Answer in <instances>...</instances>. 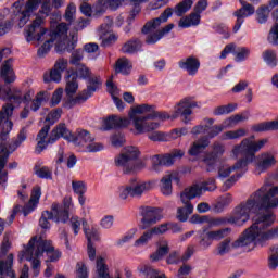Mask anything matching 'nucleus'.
<instances>
[{
  "label": "nucleus",
  "instance_id": "obj_1",
  "mask_svg": "<svg viewBox=\"0 0 278 278\" xmlns=\"http://www.w3.org/2000/svg\"><path fill=\"white\" fill-rule=\"evenodd\" d=\"M14 115V104L7 102L0 110V186L8 184V170H5V164L10 159V153H14L16 148L21 147L23 142L27 140V128H22L17 134V139L11 143L8 142L10 138V131L14 127V123L10 121V117Z\"/></svg>",
  "mask_w": 278,
  "mask_h": 278
},
{
  "label": "nucleus",
  "instance_id": "obj_2",
  "mask_svg": "<svg viewBox=\"0 0 278 278\" xmlns=\"http://www.w3.org/2000/svg\"><path fill=\"white\" fill-rule=\"evenodd\" d=\"M194 108H199L197 101L192 100V98H184L174 106V114L172 116L166 112H152L146 114V116H135L132 117V125L137 131V134H147L149 131H155L160 127V123L151 122L155 121V118H160V121H175V118H179L181 116L184 123H190V116H192V110Z\"/></svg>",
  "mask_w": 278,
  "mask_h": 278
},
{
  "label": "nucleus",
  "instance_id": "obj_3",
  "mask_svg": "<svg viewBox=\"0 0 278 278\" xmlns=\"http://www.w3.org/2000/svg\"><path fill=\"white\" fill-rule=\"evenodd\" d=\"M45 253H47L49 262H58V260L62 257V252L55 250L53 244H51V240H45L42 237L35 236L29 240L25 250L22 251V254L18 255L20 262H23V257H25L27 262H31L34 255L36 257H42Z\"/></svg>",
  "mask_w": 278,
  "mask_h": 278
},
{
  "label": "nucleus",
  "instance_id": "obj_4",
  "mask_svg": "<svg viewBox=\"0 0 278 278\" xmlns=\"http://www.w3.org/2000/svg\"><path fill=\"white\" fill-rule=\"evenodd\" d=\"M266 144H268V139H261L258 141L243 139L240 144L235 146L232 149L235 157H238L239 154L244 157L240 159L233 166H231L232 170H244L245 173L249 164L255 160V153H260Z\"/></svg>",
  "mask_w": 278,
  "mask_h": 278
},
{
  "label": "nucleus",
  "instance_id": "obj_5",
  "mask_svg": "<svg viewBox=\"0 0 278 278\" xmlns=\"http://www.w3.org/2000/svg\"><path fill=\"white\" fill-rule=\"evenodd\" d=\"M140 150L130 146L126 147L123 152L115 157V165L121 168L124 175H134L144 168V163L140 161Z\"/></svg>",
  "mask_w": 278,
  "mask_h": 278
},
{
  "label": "nucleus",
  "instance_id": "obj_6",
  "mask_svg": "<svg viewBox=\"0 0 278 278\" xmlns=\"http://www.w3.org/2000/svg\"><path fill=\"white\" fill-rule=\"evenodd\" d=\"M231 229L222 228L219 230H210L207 228H202L195 235V240L198 242V247L202 249V251H207V248L214 242V240H223V238H227Z\"/></svg>",
  "mask_w": 278,
  "mask_h": 278
},
{
  "label": "nucleus",
  "instance_id": "obj_7",
  "mask_svg": "<svg viewBox=\"0 0 278 278\" xmlns=\"http://www.w3.org/2000/svg\"><path fill=\"white\" fill-rule=\"evenodd\" d=\"M68 37V25L66 23L59 24L54 30H48V39L43 42V45L38 49L37 55L38 58H45L49 51H51V47H53L54 40H64Z\"/></svg>",
  "mask_w": 278,
  "mask_h": 278
},
{
  "label": "nucleus",
  "instance_id": "obj_8",
  "mask_svg": "<svg viewBox=\"0 0 278 278\" xmlns=\"http://www.w3.org/2000/svg\"><path fill=\"white\" fill-rule=\"evenodd\" d=\"M45 20L37 16L31 25L25 30V38L27 42H47L49 40V29L45 28Z\"/></svg>",
  "mask_w": 278,
  "mask_h": 278
},
{
  "label": "nucleus",
  "instance_id": "obj_9",
  "mask_svg": "<svg viewBox=\"0 0 278 278\" xmlns=\"http://www.w3.org/2000/svg\"><path fill=\"white\" fill-rule=\"evenodd\" d=\"M119 198L125 201L128 197L140 199L144 192L151 190V182H142L138 178H131L125 187L121 189Z\"/></svg>",
  "mask_w": 278,
  "mask_h": 278
},
{
  "label": "nucleus",
  "instance_id": "obj_10",
  "mask_svg": "<svg viewBox=\"0 0 278 278\" xmlns=\"http://www.w3.org/2000/svg\"><path fill=\"white\" fill-rule=\"evenodd\" d=\"M71 130L66 128V124H59L52 129L48 140L39 139L35 149L36 153H41L49 144H53L64 138V140H71Z\"/></svg>",
  "mask_w": 278,
  "mask_h": 278
},
{
  "label": "nucleus",
  "instance_id": "obj_11",
  "mask_svg": "<svg viewBox=\"0 0 278 278\" xmlns=\"http://www.w3.org/2000/svg\"><path fill=\"white\" fill-rule=\"evenodd\" d=\"M162 208L155 207V206H141L140 207V216L141 224L139 225V229H149L150 227H153V225H156V223H160L164 216L162 215Z\"/></svg>",
  "mask_w": 278,
  "mask_h": 278
},
{
  "label": "nucleus",
  "instance_id": "obj_12",
  "mask_svg": "<svg viewBox=\"0 0 278 278\" xmlns=\"http://www.w3.org/2000/svg\"><path fill=\"white\" fill-rule=\"evenodd\" d=\"M192 199H197L195 197H192V193L185 189L180 193V201L184 203L185 206L178 207L176 213V218L180 223H186L188 220V217L192 212H194V205H192V202H190Z\"/></svg>",
  "mask_w": 278,
  "mask_h": 278
},
{
  "label": "nucleus",
  "instance_id": "obj_13",
  "mask_svg": "<svg viewBox=\"0 0 278 278\" xmlns=\"http://www.w3.org/2000/svg\"><path fill=\"white\" fill-rule=\"evenodd\" d=\"M242 8L233 12V16H236L237 21L232 28V31L235 34H238L240 31V28L242 27V24L244 23V18H248V16H253L255 14V7L253 4L245 2L244 0H239Z\"/></svg>",
  "mask_w": 278,
  "mask_h": 278
},
{
  "label": "nucleus",
  "instance_id": "obj_14",
  "mask_svg": "<svg viewBox=\"0 0 278 278\" xmlns=\"http://www.w3.org/2000/svg\"><path fill=\"white\" fill-rule=\"evenodd\" d=\"M12 266H14V254H9L7 256V265L3 263V261H0V278H5L3 275H7V277L16 278V273H14ZM20 278H29V267L27 265H24L22 268Z\"/></svg>",
  "mask_w": 278,
  "mask_h": 278
},
{
  "label": "nucleus",
  "instance_id": "obj_15",
  "mask_svg": "<svg viewBox=\"0 0 278 278\" xmlns=\"http://www.w3.org/2000/svg\"><path fill=\"white\" fill-rule=\"evenodd\" d=\"M273 166H277V157L273 152H262L256 156L255 167L258 173H266Z\"/></svg>",
  "mask_w": 278,
  "mask_h": 278
},
{
  "label": "nucleus",
  "instance_id": "obj_16",
  "mask_svg": "<svg viewBox=\"0 0 278 278\" xmlns=\"http://www.w3.org/2000/svg\"><path fill=\"white\" fill-rule=\"evenodd\" d=\"M67 66V60L59 59L54 64V68L49 74L43 75L45 84H49V81H55L56 84L62 81V73L66 71Z\"/></svg>",
  "mask_w": 278,
  "mask_h": 278
},
{
  "label": "nucleus",
  "instance_id": "obj_17",
  "mask_svg": "<svg viewBox=\"0 0 278 278\" xmlns=\"http://www.w3.org/2000/svg\"><path fill=\"white\" fill-rule=\"evenodd\" d=\"M170 16H173V8L165 9L164 12L161 13V15L159 17L148 21L143 25L141 33L147 35L150 31H153V29H157V27H160V25H162V23H167L168 18H170Z\"/></svg>",
  "mask_w": 278,
  "mask_h": 278
},
{
  "label": "nucleus",
  "instance_id": "obj_18",
  "mask_svg": "<svg viewBox=\"0 0 278 278\" xmlns=\"http://www.w3.org/2000/svg\"><path fill=\"white\" fill-rule=\"evenodd\" d=\"M216 188V178H208L201 185H193L189 188H186V190L191 193V197L197 199V197H201L203 192H214Z\"/></svg>",
  "mask_w": 278,
  "mask_h": 278
},
{
  "label": "nucleus",
  "instance_id": "obj_19",
  "mask_svg": "<svg viewBox=\"0 0 278 278\" xmlns=\"http://www.w3.org/2000/svg\"><path fill=\"white\" fill-rule=\"evenodd\" d=\"M40 0H27L24 10L18 14L20 27H25V25H27L34 12L40 7Z\"/></svg>",
  "mask_w": 278,
  "mask_h": 278
},
{
  "label": "nucleus",
  "instance_id": "obj_20",
  "mask_svg": "<svg viewBox=\"0 0 278 278\" xmlns=\"http://www.w3.org/2000/svg\"><path fill=\"white\" fill-rule=\"evenodd\" d=\"M179 68L181 71H186L188 75L194 77L197 73H199V68H201V61H199L195 56H188L178 62Z\"/></svg>",
  "mask_w": 278,
  "mask_h": 278
},
{
  "label": "nucleus",
  "instance_id": "obj_21",
  "mask_svg": "<svg viewBox=\"0 0 278 278\" xmlns=\"http://www.w3.org/2000/svg\"><path fill=\"white\" fill-rule=\"evenodd\" d=\"M129 118L118 117L117 115H111L104 119V131H110L112 129H121L129 125Z\"/></svg>",
  "mask_w": 278,
  "mask_h": 278
},
{
  "label": "nucleus",
  "instance_id": "obj_22",
  "mask_svg": "<svg viewBox=\"0 0 278 278\" xmlns=\"http://www.w3.org/2000/svg\"><path fill=\"white\" fill-rule=\"evenodd\" d=\"M278 7V0H269L267 5H261L256 10V21L260 25H264L268 21V16H270V12Z\"/></svg>",
  "mask_w": 278,
  "mask_h": 278
},
{
  "label": "nucleus",
  "instance_id": "obj_23",
  "mask_svg": "<svg viewBox=\"0 0 278 278\" xmlns=\"http://www.w3.org/2000/svg\"><path fill=\"white\" fill-rule=\"evenodd\" d=\"M102 84L103 83L101 81L100 76H89V78H87V88L84 89L80 94H83L84 98L88 101V99H90V97H92L94 92L101 88Z\"/></svg>",
  "mask_w": 278,
  "mask_h": 278
},
{
  "label": "nucleus",
  "instance_id": "obj_24",
  "mask_svg": "<svg viewBox=\"0 0 278 278\" xmlns=\"http://www.w3.org/2000/svg\"><path fill=\"white\" fill-rule=\"evenodd\" d=\"M170 253V247L164 239L156 242V251L150 255L151 262H160Z\"/></svg>",
  "mask_w": 278,
  "mask_h": 278
},
{
  "label": "nucleus",
  "instance_id": "obj_25",
  "mask_svg": "<svg viewBox=\"0 0 278 278\" xmlns=\"http://www.w3.org/2000/svg\"><path fill=\"white\" fill-rule=\"evenodd\" d=\"M51 212L53 214L54 223H62L63 225H66V223L71 220V213L67 210L60 208V203H52Z\"/></svg>",
  "mask_w": 278,
  "mask_h": 278
},
{
  "label": "nucleus",
  "instance_id": "obj_26",
  "mask_svg": "<svg viewBox=\"0 0 278 278\" xmlns=\"http://www.w3.org/2000/svg\"><path fill=\"white\" fill-rule=\"evenodd\" d=\"M174 28L175 24H168L164 26L162 29H159L153 34L147 35L146 45H155L156 42H160V40H162V37L166 36L167 34H170V31H173Z\"/></svg>",
  "mask_w": 278,
  "mask_h": 278
},
{
  "label": "nucleus",
  "instance_id": "obj_27",
  "mask_svg": "<svg viewBox=\"0 0 278 278\" xmlns=\"http://www.w3.org/2000/svg\"><path fill=\"white\" fill-rule=\"evenodd\" d=\"M210 147V138L207 136L201 137L199 140L194 141L188 153L189 155L197 157L200 153H203Z\"/></svg>",
  "mask_w": 278,
  "mask_h": 278
},
{
  "label": "nucleus",
  "instance_id": "obj_28",
  "mask_svg": "<svg viewBox=\"0 0 278 278\" xmlns=\"http://www.w3.org/2000/svg\"><path fill=\"white\" fill-rule=\"evenodd\" d=\"M13 59H8L1 65L0 75L3 78L5 84H12L16 80V76L14 75V70H12Z\"/></svg>",
  "mask_w": 278,
  "mask_h": 278
},
{
  "label": "nucleus",
  "instance_id": "obj_29",
  "mask_svg": "<svg viewBox=\"0 0 278 278\" xmlns=\"http://www.w3.org/2000/svg\"><path fill=\"white\" fill-rule=\"evenodd\" d=\"M67 140L80 147H84V144H90V142H94V138L90 135V131L88 130H78L76 132V136H73L70 132V139Z\"/></svg>",
  "mask_w": 278,
  "mask_h": 278
},
{
  "label": "nucleus",
  "instance_id": "obj_30",
  "mask_svg": "<svg viewBox=\"0 0 278 278\" xmlns=\"http://www.w3.org/2000/svg\"><path fill=\"white\" fill-rule=\"evenodd\" d=\"M41 195L42 192L40 191V188H36L33 190L28 203L22 208L24 216H29V214L34 212V208L36 207V205H38V201H40Z\"/></svg>",
  "mask_w": 278,
  "mask_h": 278
},
{
  "label": "nucleus",
  "instance_id": "obj_31",
  "mask_svg": "<svg viewBox=\"0 0 278 278\" xmlns=\"http://www.w3.org/2000/svg\"><path fill=\"white\" fill-rule=\"evenodd\" d=\"M186 155V152L181 149H174L169 153L162 156L163 166H173L177 160H181Z\"/></svg>",
  "mask_w": 278,
  "mask_h": 278
},
{
  "label": "nucleus",
  "instance_id": "obj_32",
  "mask_svg": "<svg viewBox=\"0 0 278 278\" xmlns=\"http://www.w3.org/2000/svg\"><path fill=\"white\" fill-rule=\"evenodd\" d=\"M201 23V13L193 10V12L179 21V27L187 29L188 27H197Z\"/></svg>",
  "mask_w": 278,
  "mask_h": 278
},
{
  "label": "nucleus",
  "instance_id": "obj_33",
  "mask_svg": "<svg viewBox=\"0 0 278 278\" xmlns=\"http://www.w3.org/2000/svg\"><path fill=\"white\" fill-rule=\"evenodd\" d=\"M79 88V83H77V74H71V71L67 72L66 76V86L65 92L67 97H73Z\"/></svg>",
  "mask_w": 278,
  "mask_h": 278
},
{
  "label": "nucleus",
  "instance_id": "obj_34",
  "mask_svg": "<svg viewBox=\"0 0 278 278\" xmlns=\"http://www.w3.org/2000/svg\"><path fill=\"white\" fill-rule=\"evenodd\" d=\"M252 131L262 134L264 131H278V121L263 122L252 126Z\"/></svg>",
  "mask_w": 278,
  "mask_h": 278
},
{
  "label": "nucleus",
  "instance_id": "obj_35",
  "mask_svg": "<svg viewBox=\"0 0 278 278\" xmlns=\"http://www.w3.org/2000/svg\"><path fill=\"white\" fill-rule=\"evenodd\" d=\"M131 68H134V65L127 58H121L115 63V73H121L122 75H130Z\"/></svg>",
  "mask_w": 278,
  "mask_h": 278
},
{
  "label": "nucleus",
  "instance_id": "obj_36",
  "mask_svg": "<svg viewBox=\"0 0 278 278\" xmlns=\"http://www.w3.org/2000/svg\"><path fill=\"white\" fill-rule=\"evenodd\" d=\"M140 49H142V40L132 38L123 46L122 51L123 53H136Z\"/></svg>",
  "mask_w": 278,
  "mask_h": 278
},
{
  "label": "nucleus",
  "instance_id": "obj_37",
  "mask_svg": "<svg viewBox=\"0 0 278 278\" xmlns=\"http://www.w3.org/2000/svg\"><path fill=\"white\" fill-rule=\"evenodd\" d=\"M233 201V197L231 193H226L224 195H220L217 198V202L215 203L214 210L217 213L223 212L225 207H228V205H231V202Z\"/></svg>",
  "mask_w": 278,
  "mask_h": 278
},
{
  "label": "nucleus",
  "instance_id": "obj_38",
  "mask_svg": "<svg viewBox=\"0 0 278 278\" xmlns=\"http://www.w3.org/2000/svg\"><path fill=\"white\" fill-rule=\"evenodd\" d=\"M83 229L88 244H92V242L99 240V230H97V228L88 229V222L86 219H83Z\"/></svg>",
  "mask_w": 278,
  "mask_h": 278
},
{
  "label": "nucleus",
  "instance_id": "obj_39",
  "mask_svg": "<svg viewBox=\"0 0 278 278\" xmlns=\"http://www.w3.org/2000/svg\"><path fill=\"white\" fill-rule=\"evenodd\" d=\"M271 16L274 21H276V23L274 24V26L269 31L268 42H270V45L277 46L278 45V8L271 13Z\"/></svg>",
  "mask_w": 278,
  "mask_h": 278
},
{
  "label": "nucleus",
  "instance_id": "obj_40",
  "mask_svg": "<svg viewBox=\"0 0 278 278\" xmlns=\"http://www.w3.org/2000/svg\"><path fill=\"white\" fill-rule=\"evenodd\" d=\"M75 47H77V33H74L72 35V40L67 42H59L56 45V51H67V53H71V51H75Z\"/></svg>",
  "mask_w": 278,
  "mask_h": 278
},
{
  "label": "nucleus",
  "instance_id": "obj_41",
  "mask_svg": "<svg viewBox=\"0 0 278 278\" xmlns=\"http://www.w3.org/2000/svg\"><path fill=\"white\" fill-rule=\"evenodd\" d=\"M192 5H194V0H182L175 7L174 12L176 16H182L192 9Z\"/></svg>",
  "mask_w": 278,
  "mask_h": 278
},
{
  "label": "nucleus",
  "instance_id": "obj_42",
  "mask_svg": "<svg viewBox=\"0 0 278 278\" xmlns=\"http://www.w3.org/2000/svg\"><path fill=\"white\" fill-rule=\"evenodd\" d=\"M134 113H131L130 116V121L134 124V117L136 116H140V115H136V114H152V112H155V106L153 105H149V104H141V105H137L134 110Z\"/></svg>",
  "mask_w": 278,
  "mask_h": 278
},
{
  "label": "nucleus",
  "instance_id": "obj_43",
  "mask_svg": "<svg viewBox=\"0 0 278 278\" xmlns=\"http://www.w3.org/2000/svg\"><path fill=\"white\" fill-rule=\"evenodd\" d=\"M70 74L76 75V79H77V77H79V79H88V78L92 77V72L84 63L76 65V71L70 72Z\"/></svg>",
  "mask_w": 278,
  "mask_h": 278
},
{
  "label": "nucleus",
  "instance_id": "obj_44",
  "mask_svg": "<svg viewBox=\"0 0 278 278\" xmlns=\"http://www.w3.org/2000/svg\"><path fill=\"white\" fill-rule=\"evenodd\" d=\"M67 100L64 103V108L66 110H73L75 105H81V103H86V98L83 96V93H79L77 97L73 98V96H67Z\"/></svg>",
  "mask_w": 278,
  "mask_h": 278
},
{
  "label": "nucleus",
  "instance_id": "obj_45",
  "mask_svg": "<svg viewBox=\"0 0 278 278\" xmlns=\"http://www.w3.org/2000/svg\"><path fill=\"white\" fill-rule=\"evenodd\" d=\"M7 99L10 103L21 105V103H23V92L18 89H9L7 91Z\"/></svg>",
  "mask_w": 278,
  "mask_h": 278
},
{
  "label": "nucleus",
  "instance_id": "obj_46",
  "mask_svg": "<svg viewBox=\"0 0 278 278\" xmlns=\"http://www.w3.org/2000/svg\"><path fill=\"white\" fill-rule=\"evenodd\" d=\"M49 220H53V212L43 211L39 218V227H41V229H51V222Z\"/></svg>",
  "mask_w": 278,
  "mask_h": 278
},
{
  "label": "nucleus",
  "instance_id": "obj_47",
  "mask_svg": "<svg viewBox=\"0 0 278 278\" xmlns=\"http://www.w3.org/2000/svg\"><path fill=\"white\" fill-rule=\"evenodd\" d=\"M162 186H161V192L165 197H170L173 194V179L170 176H165L161 179Z\"/></svg>",
  "mask_w": 278,
  "mask_h": 278
},
{
  "label": "nucleus",
  "instance_id": "obj_48",
  "mask_svg": "<svg viewBox=\"0 0 278 278\" xmlns=\"http://www.w3.org/2000/svg\"><path fill=\"white\" fill-rule=\"evenodd\" d=\"M60 118H62V109L58 108L52 110L46 117L45 123L53 126L55 125V123H58L60 121Z\"/></svg>",
  "mask_w": 278,
  "mask_h": 278
},
{
  "label": "nucleus",
  "instance_id": "obj_49",
  "mask_svg": "<svg viewBox=\"0 0 278 278\" xmlns=\"http://www.w3.org/2000/svg\"><path fill=\"white\" fill-rule=\"evenodd\" d=\"M141 273L144 275L147 278H166V274L151 267V266H144L141 269Z\"/></svg>",
  "mask_w": 278,
  "mask_h": 278
},
{
  "label": "nucleus",
  "instance_id": "obj_50",
  "mask_svg": "<svg viewBox=\"0 0 278 278\" xmlns=\"http://www.w3.org/2000/svg\"><path fill=\"white\" fill-rule=\"evenodd\" d=\"M108 270H109V268L105 265V261L103 260V257H99L97 260V274H98V277H100V278H110V273Z\"/></svg>",
  "mask_w": 278,
  "mask_h": 278
},
{
  "label": "nucleus",
  "instance_id": "obj_51",
  "mask_svg": "<svg viewBox=\"0 0 278 278\" xmlns=\"http://www.w3.org/2000/svg\"><path fill=\"white\" fill-rule=\"evenodd\" d=\"M238 104H228V105H220L214 109L213 114L214 116H223V114H231V112L236 111Z\"/></svg>",
  "mask_w": 278,
  "mask_h": 278
},
{
  "label": "nucleus",
  "instance_id": "obj_52",
  "mask_svg": "<svg viewBox=\"0 0 278 278\" xmlns=\"http://www.w3.org/2000/svg\"><path fill=\"white\" fill-rule=\"evenodd\" d=\"M218 161V156H216V154H212L211 153H207L205 156H204V164H206V170L207 173H212L214 170V168H216V162Z\"/></svg>",
  "mask_w": 278,
  "mask_h": 278
},
{
  "label": "nucleus",
  "instance_id": "obj_53",
  "mask_svg": "<svg viewBox=\"0 0 278 278\" xmlns=\"http://www.w3.org/2000/svg\"><path fill=\"white\" fill-rule=\"evenodd\" d=\"M263 60L268 66H271L273 68L277 66V53H275L273 50H266L263 53Z\"/></svg>",
  "mask_w": 278,
  "mask_h": 278
},
{
  "label": "nucleus",
  "instance_id": "obj_54",
  "mask_svg": "<svg viewBox=\"0 0 278 278\" xmlns=\"http://www.w3.org/2000/svg\"><path fill=\"white\" fill-rule=\"evenodd\" d=\"M81 225H84V219H79L78 216H72L70 218V227L74 232V236H79V231H81Z\"/></svg>",
  "mask_w": 278,
  "mask_h": 278
},
{
  "label": "nucleus",
  "instance_id": "obj_55",
  "mask_svg": "<svg viewBox=\"0 0 278 278\" xmlns=\"http://www.w3.org/2000/svg\"><path fill=\"white\" fill-rule=\"evenodd\" d=\"M81 60H84V50L77 49L74 52H72L70 64H72V66H79V64H83Z\"/></svg>",
  "mask_w": 278,
  "mask_h": 278
},
{
  "label": "nucleus",
  "instance_id": "obj_56",
  "mask_svg": "<svg viewBox=\"0 0 278 278\" xmlns=\"http://www.w3.org/2000/svg\"><path fill=\"white\" fill-rule=\"evenodd\" d=\"M268 266L270 270H275L278 266V245L271 248V255L268 261Z\"/></svg>",
  "mask_w": 278,
  "mask_h": 278
},
{
  "label": "nucleus",
  "instance_id": "obj_57",
  "mask_svg": "<svg viewBox=\"0 0 278 278\" xmlns=\"http://www.w3.org/2000/svg\"><path fill=\"white\" fill-rule=\"evenodd\" d=\"M231 239H225L217 247V255H226L231 250Z\"/></svg>",
  "mask_w": 278,
  "mask_h": 278
},
{
  "label": "nucleus",
  "instance_id": "obj_58",
  "mask_svg": "<svg viewBox=\"0 0 278 278\" xmlns=\"http://www.w3.org/2000/svg\"><path fill=\"white\" fill-rule=\"evenodd\" d=\"M225 136L227 140H238V138H243V136H247V130H244V128L230 130L225 132Z\"/></svg>",
  "mask_w": 278,
  "mask_h": 278
},
{
  "label": "nucleus",
  "instance_id": "obj_59",
  "mask_svg": "<svg viewBox=\"0 0 278 278\" xmlns=\"http://www.w3.org/2000/svg\"><path fill=\"white\" fill-rule=\"evenodd\" d=\"M236 58L235 60L237 62H244V60H247L251 53V50L249 48H238V51L237 52H233Z\"/></svg>",
  "mask_w": 278,
  "mask_h": 278
},
{
  "label": "nucleus",
  "instance_id": "obj_60",
  "mask_svg": "<svg viewBox=\"0 0 278 278\" xmlns=\"http://www.w3.org/2000/svg\"><path fill=\"white\" fill-rule=\"evenodd\" d=\"M75 12H77V7L75 5V3H70L65 10V21H67V23H73V21H75Z\"/></svg>",
  "mask_w": 278,
  "mask_h": 278
},
{
  "label": "nucleus",
  "instance_id": "obj_61",
  "mask_svg": "<svg viewBox=\"0 0 278 278\" xmlns=\"http://www.w3.org/2000/svg\"><path fill=\"white\" fill-rule=\"evenodd\" d=\"M153 238V232L152 230H148L143 232V235L135 241V247H144Z\"/></svg>",
  "mask_w": 278,
  "mask_h": 278
},
{
  "label": "nucleus",
  "instance_id": "obj_62",
  "mask_svg": "<svg viewBox=\"0 0 278 278\" xmlns=\"http://www.w3.org/2000/svg\"><path fill=\"white\" fill-rule=\"evenodd\" d=\"M39 179H53V172L49 167H41L35 172Z\"/></svg>",
  "mask_w": 278,
  "mask_h": 278
},
{
  "label": "nucleus",
  "instance_id": "obj_63",
  "mask_svg": "<svg viewBox=\"0 0 278 278\" xmlns=\"http://www.w3.org/2000/svg\"><path fill=\"white\" fill-rule=\"evenodd\" d=\"M76 277L77 278H88V267L86 264L78 262L76 264Z\"/></svg>",
  "mask_w": 278,
  "mask_h": 278
},
{
  "label": "nucleus",
  "instance_id": "obj_64",
  "mask_svg": "<svg viewBox=\"0 0 278 278\" xmlns=\"http://www.w3.org/2000/svg\"><path fill=\"white\" fill-rule=\"evenodd\" d=\"M111 144L113 147H122L123 144H125V136L121 132H116L111 137Z\"/></svg>",
  "mask_w": 278,
  "mask_h": 278
}]
</instances>
